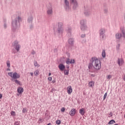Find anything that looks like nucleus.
I'll return each mask as SVG.
<instances>
[{"label": "nucleus", "mask_w": 125, "mask_h": 125, "mask_svg": "<svg viewBox=\"0 0 125 125\" xmlns=\"http://www.w3.org/2000/svg\"><path fill=\"white\" fill-rule=\"evenodd\" d=\"M92 67L95 70H100L101 69V62L96 57L91 58V62L89 63L88 69L91 70Z\"/></svg>", "instance_id": "1"}, {"label": "nucleus", "mask_w": 125, "mask_h": 125, "mask_svg": "<svg viewBox=\"0 0 125 125\" xmlns=\"http://www.w3.org/2000/svg\"><path fill=\"white\" fill-rule=\"evenodd\" d=\"M21 21H22V19L20 17H18L13 20L12 21V29L13 31H15L18 28V26L20 25Z\"/></svg>", "instance_id": "2"}, {"label": "nucleus", "mask_w": 125, "mask_h": 125, "mask_svg": "<svg viewBox=\"0 0 125 125\" xmlns=\"http://www.w3.org/2000/svg\"><path fill=\"white\" fill-rule=\"evenodd\" d=\"M63 23L62 22H58V27L56 28V32L58 35H61L63 33Z\"/></svg>", "instance_id": "3"}, {"label": "nucleus", "mask_w": 125, "mask_h": 125, "mask_svg": "<svg viewBox=\"0 0 125 125\" xmlns=\"http://www.w3.org/2000/svg\"><path fill=\"white\" fill-rule=\"evenodd\" d=\"M81 24V29L82 31H85L87 29V26H86V20L83 19L80 21Z\"/></svg>", "instance_id": "4"}, {"label": "nucleus", "mask_w": 125, "mask_h": 125, "mask_svg": "<svg viewBox=\"0 0 125 125\" xmlns=\"http://www.w3.org/2000/svg\"><path fill=\"white\" fill-rule=\"evenodd\" d=\"M8 76L12 78L13 80L14 79H19L20 78V74L17 73V72H14L12 74V72L8 73Z\"/></svg>", "instance_id": "5"}, {"label": "nucleus", "mask_w": 125, "mask_h": 125, "mask_svg": "<svg viewBox=\"0 0 125 125\" xmlns=\"http://www.w3.org/2000/svg\"><path fill=\"white\" fill-rule=\"evenodd\" d=\"M13 46L15 48L16 50H17V52L20 50V44L18 43V41H15L13 43Z\"/></svg>", "instance_id": "6"}, {"label": "nucleus", "mask_w": 125, "mask_h": 125, "mask_svg": "<svg viewBox=\"0 0 125 125\" xmlns=\"http://www.w3.org/2000/svg\"><path fill=\"white\" fill-rule=\"evenodd\" d=\"M13 46L15 48L16 50H17V52L20 50V44L18 43V41H15L13 43Z\"/></svg>", "instance_id": "7"}, {"label": "nucleus", "mask_w": 125, "mask_h": 125, "mask_svg": "<svg viewBox=\"0 0 125 125\" xmlns=\"http://www.w3.org/2000/svg\"><path fill=\"white\" fill-rule=\"evenodd\" d=\"M70 3L73 5V9H76L78 7V1H77V0H70Z\"/></svg>", "instance_id": "8"}, {"label": "nucleus", "mask_w": 125, "mask_h": 125, "mask_svg": "<svg viewBox=\"0 0 125 125\" xmlns=\"http://www.w3.org/2000/svg\"><path fill=\"white\" fill-rule=\"evenodd\" d=\"M53 11H52V5L49 4V7H48V10L47 11V14L48 15H52Z\"/></svg>", "instance_id": "9"}, {"label": "nucleus", "mask_w": 125, "mask_h": 125, "mask_svg": "<svg viewBox=\"0 0 125 125\" xmlns=\"http://www.w3.org/2000/svg\"><path fill=\"white\" fill-rule=\"evenodd\" d=\"M64 7L66 10L70 9V6H69V2L68 0H64Z\"/></svg>", "instance_id": "10"}, {"label": "nucleus", "mask_w": 125, "mask_h": 125, "mask_svg": "<svg viewBox=\"0 0 125 125\" xmlns=\"http://www.w3.org/2000/svg\"><path fill=\"white\" fill-rule=\"evenodd\" d=\"M76 109L75 108H72L69 112V115L73 117V116H75V115H76Z\"/></svg>", "instance_id": "11"}, {"label": "nucleus", "mask_w": 125, "mask_h": 125, "mask_svg": "<svg viewBox=\"0 0 125 125\" xmlns=\"http://www.w3.org/2000/svg\"><path fill=\"white\" fill-rule=\"evenodd\" d=\"M58 67L60 71H64V70H65V68H66L65 65L62 63L60 64L58 66Z\"/></svg>", "instance_id": "12"}, {"label": "nucleus", "mask_w": 125, "mask_h": 125, "mask_svg": "<svg viewBox=\"0 0 125 125\" xmlns=\"http://www.w3.org/2000/svg\"><path fill=\"white\" fill-rule=\"evenodd\" d=\"M84 13L85 16H88L90 15V11L87 8H85Z\"/></svg>", "instance_id": "13"}, {"label": "nucleus", "mask_w": 125, "mask_h": 125, "mask_svg": "<svg viewBox=\"0 0 125 125\" xmlns=\"http://www.w3.org/2000/svg\"><path fill=\"white\" fill-rule=\"evenodd\" d=\"M33 19H34V17H33V16H29L27 19L28 23H29V24H32V23H33Z\"/></svg>", "instance_id": "14"}, {"label": "nucleus", "mask_w": 125, "mask_h": 125, "mask_svg": "<svg viewBox=\"0 0 125 125\" xmlns=\"http://www.w3.org/2000/svg\"><path fill=\"white\" fill-rule=\"evenodd\" d=\"M115 36L117 42H120V40L122 38V34L117 33Z\"/></svg>", "instance_id": "15"}, {"label": "nucleus", "mask_w": 125, "mask_h": 125, "mask_svg": "<svg viewBox=\"0 0 125 125\" xmlns=\"http://www.w3.org/2000/svg\"><path fill=\"white\" fill-rule=\"evenodd\" d=\"M67 93L69 94H71L72 92H73V89L72 88V86H68L67 88Z\"/></svg>", "instance_id": "16"}, {"label": "nucleus", "mask_w": 125, "mask_h": 125, "mask_svg": "<svg viewBox=\"0 0 125 125\" xmlns=\"http://www.w3.org/2000/svg\"><path fill=\"white\" fill-rule=\"evenodd\" d=\"M72 31V29L70 27H69L67 29V36H68L69 37H71V35H72V33L71 32Z\"/></svg>", "instance_id": "17"}, {"label": "nucleus", "mask_w": 125, "mask_h": 125, "mask_svg": "<svg viewBox=\"0 0 125 125\" xmlns=\"http://www.w3.org/2000/svg\"><path fill=\"white\" fill-rule=\"evenodd\" d=\"M105 29L102 28L99 31L100 35H105Z\"/></svg>", "instance_id": "18"}, {"label": "nucleus", "mask_w": 125, "mask_h": 125, "mask_svg": "<svg viewBox=\"0 0 125 125\" xmlns=\"http://www.w3.org/2000/svg\"><path fill=\"white\" fill-rule=\"evenodd\" d=\"M24 91V89L21 87H19L18 88V92L20 94H22V93Z\"/></svg>", "instance_id": "19"}, {"label": "nucleus", "mask_w": 125, "mask_h": 125, "mask_svg": "<svg viewBox=\"0 0 125 125\" xmlns=\"http://www.w3.org/2000/svg\"><path fill=\"white\" fill-rule=\"evenodd\" d=\"M17 79H13V81L15 82L16 83H17V84H19L20 85H22V83H20V82L17 80Z\"/></svg>", "instance_id": "20"}, {"label": "nucleus", "mask_w": 125, "mask_h": 125, "mask_svg": "<svg viewBox=\"0 0 125 125\" xmlns=\"http://www.w3.org/2000/svg\"><path fill=\"white\" fill-rule=\"evenodd\" d=\"M88 85L90 87H93V86H94V82L93 81H91L88 83Z\"/></svg>", "instance_id": "21"}, {"label": "nucleus", "mask_w": 125, "mask_h": 125, "mask_svg": "<svg viewBox=\"0 0 125 125\" xmlns=\"http://www.w3.org/2000/svg\"><path fill=\"white\" fill-rule=\"evenodd\" d=\"M118 64L119 65H120L121 64L123 65V64H124V60L118 59Z\"/></svg>", "instance_id": "22"}, {"label": "nucleus", "mask_w": 125, "mask_h": 125, "mask_svg": "<svg viewBox=\"0 0 125 125\" xmlns=\"http://www.w3.org/2000/svg\"><path fill=\"white\" fill-rule=\"evenodd\" d=\"M68 42L69 44H73L74 43V39L70 38L68 40Z\"/></svg>", "instance_id": "23"}, {"label": "nucleus", "mask_w": 125, "mask_h": 125, "mask_svg": "<svg viewBox=\"0 0 125 125\" xmlns=\"http://www.w3.org/2000/svg\"><path fill=\"white\" fill-rule=\"evenodd\" d=\"M79 112L81 115H82L83 116V115H84V109L83 108L80 109Z\"/></svg>", "instance_id": "24"}, {"label": "nucleus", "mask_w": 125, "mask_h": 125, "mask_svg": "<svg viewBox=\"0 0 125 125\" xmlns=\"http://www.w3.org/2000/svg\"><path fill=\"white\" fill-rule=\"evenodd\" d=\"M64 74L65 76H68L69 75V69H64Z\"/></svg>", "instance_id": "25"}, {"label": "nucleus", "mask_w": 125, "mask_h": 125, "mask_svg": "<svg viewBox=\"0 0 125 125\" xmlns=\"http://www.w3.org/2000/svg\"><path fill=\"white\" fill-rule=\"evenodd\" d=\"M114 124H116V121L114 120H111L108 123V125H113Z\"/></svg>", "instance_id": "26"}, {"label": "nucleus", "mask_w": 125, "mask_h": 125, "mask_svg": "<svg viewBox=\"0 0 125 125\" xmlns=\"http://www.w3.org/2000/svg\"><path fill=\"white\" fill-rule=\"evenodd\" d=\"M102 56L103 58H105L106 57V53L105 52L104 50H103L102 53Z\"/></svg>", "instance_id": "27"}, {"label": "nucleus", "mask_w": 125, "mask_h": 125, "mask_svg": "<svg viewBox=\"0 0 125 125\" xmlns=\"http://www.w3.org/2000/svg\"><path fill=\"white\" fill-rule=\"evenodd\" d=\"M34 66L35 67H40V64H39V63H38V62H37V61H35L34 62Z\"/></svg>", "instance_id": "28"}, {"label": "nucleus", "mask_w": 125, "mask_h": 125, "mask_svg": "<svg viewBox=\"0 0 125 125\" xmlns=\"http://www.w3.org/2000/svg\"><path fill=\"white\" fill-rule=\"evenodd\" d=\"M7 67H8V68H10V62L9 61H7Z\"/></svg>", "instance_id": "29"}, {"label": "nucleus", "mask_w": 125, "mask_h": 125, "mask_svg": "<svg viewBox=\"0 0 125 125\" xmlns=\"http://www.w3.org/2000/svg\"><path fill=\"white\" fill-rule=\"evenodd\" d=\"M70 62H71V60H70V59H69V58H68L67 59V60L65 61V62H66V64H70Z\"/></svg>", "instance_id": "30"}, {"label": "nucleus", "mask_w": 125, "mask_h": 125, "mask_svg": "<svg viewBox=\"0 0 125 125\" xmlns=\"http://www.w3.org/2000/svg\"><path fill=\"white\" fill-rule=\"evenodd\" d=\"M6 21V20H4V29H6L7 26H6V22H5Z\"/></svg>", "instance_id": "31"}, {"label": "nucleus", "mask_w": 125, "mask_h": 125, "mask_svg": "<svg viewBox=\"0 0 125 125\" xmlns=\"http://www.w3.org/2000/svg\"><path fill=\"white\" fill-rule=\"evenodd\" d=\"M56 124L57 125H60V124H61V121L59 120H58L56 121Z\"/></svg>", "instance_id": "32"}, {"label": "nucleus", "mask_w": 125, "mask_h": 125, "mask_svg": "<svg viewBox=\"0 0 125 125\" xmlns=\"http://www.w3.org/2000/svg\"><path fill=\"white\" fill-rule=\"evenodd\" d=\"M104 12L105 14H107V13H108V9H104Z\"/></svg>", "instance_id": "33"}, {"label": "nucleus", "mask_w": 125, "mask_h": 125, "mask_svg": "<svg viewBox=\"0 0 125 125\" xmlns=\"http://www.w3.org/2000/svg\"><path fill=\"white\" fill-rule=\"evenodd\" d=\"M39 74V70H36L35 72H34V75L35 76H38V74Z\"/></svg>", "instance_id": "34"}, {"label": "nucleus", "mask_w": 125, "mask_h": 125, "mask_svg": "<svg viewBox=\"0 0 125 125\" xmlns=\"http://www.w3.org/2000/svg\"><path fill=\"white\" fill-rule=\"evenodd\" d=\"M70 64H75V60H71Z\"/></svg>", "instance_id": "35"}, {"label": "nucleus", "mask_w": 125, "mask_h": 125, "mask_svg": "<svg viewBox=\"0 0 125 125\" xmlns=\"http://www.w3.org/2000/svg\"><path fill=\"white\" fill-rule=\"evenodd\" d=\"M27 112V108H23L22 110V113H26Z\"/></svg>", "instance_id": "36"}, {"label": "nucleus", "mask_w": 125, "mask_h": 125, "mask_svg": "<svg viewBox=\"0 0 125 125\" xmlns=\"http://www.w3.org/2000/svg\"><path fill=\"white\" fill-rule=\"evenodd\" d=\"M100 37H102V40H104V38H105V34H103L102 35H100Z\"/></svg>", "instance_id": "37"}, {"label": "nucleus", "mask_w": 125, "mask_h": 125, "mask_svg": "<svg viewBox=\"0 0 125 125\" xmlns=\"http://www.w3.org/2000/svg\"><path fill=\"white\" fill-rule=\"evenodd\" d=\"M106 97H107V93H105L104 96V100H105V99H106Z\"/></svg>", "instance_id": "38"}, {"label": "nucleus", "mask_w": 125, "mask_h": 125, "mask_svg": "<svg viewBox=\"0 0 125 125\" xmlns=\"http://www.w3.org/2000/svg\"><path fill=\"white\" fill-rule=\"evenodd\" d=\"M112 78V76L110 75H108V76H107V79H108V80H110V79Z\"/></svg>", "instance_id": "39"}, {"label": "nucleus", "mask_w": 125, "mask_h": 125, "mask_svg": "<svg viewBox=\"0 0 125 125\" xmlns=\"http://www.w3.org/2000/svg\"><path fill=\"white\" fill-rule=\"evenodd\" d=\"M11 115L12 116H15V112H14V111H11Z\"/></svg>", "instance_id": "40"}, {"label": "nucleus", "mask_w": 125, "mask_h": 125, "mask_svg": "<svg viewBox=\"0 0 125 125\" xmlns=\"http://www.w3.org/2000/svg\"><path fill=\"white\" fill-rule=\"evenodd\" d=\"M61 112H65V108L62 107V109H61Z\"/></svg>", "instance_id": "41"}, {"label": "nucleus", "mask_w": 125, "mask_h": 125, "mask_svg": "<svg viewBox=\"0 0 125 125\" xmlns=\"http://www.w3.org/2000/svg\"><path fill=\"white\" fill-rule=\"evenodd\" d=\"M122 34H123V35L124 38H125V32L124 30H123V31H122Z\"/></svg>", "instance_id": "42"}, {"label": "nucleus", "mask_w": 125, "mask_h": 125, "mask_svg": "<svg viewBox=\"0 0 125 125\" xmlns=\"http://www.w3.org/2000/svg\"><path fill=\"white\" fill-rule=\"evenodd\" d=\"M120 46H121V45L120 44H118L117 45V49H120Z\"/></svg>", "instance_id": "43"}, {"label": "nucleus", "mask_w": 125, "mask_h": 125, "mask_svg": "<svg viewBox=\"0 0 125 125\" xmlns=\"http://www.w3.org/2000/svg\"><path fill=\"white\" fill-rule=\"evenodd\" d=\"M48 80L50 81V82H51V81H52V77H48Z\"/></svg>", "instance_id": "44"}, {"label": "nucleus", "mask_w": 125, "mask_h": 125, "mask_svg": "<svg viewBox=\"0 0 125 125\" xmlns=\"http://www.w3.org/2000/svg\"><path fill=\"white\" fill-rule=\"evenodd\" d=\"M31 53L34 55V54H36V51L33 50Z\"/></svg>", "instance_id": "45"}, {"label": "nucleus", "mask_w": 125, "mask_h": 125, "mask_svg": "<svg viewBox=\"0 0 125 125\" xmlns=\"http://www.w3.org/2000/svg\"><path fill=\"white\" fill-rule=\"evenodd\" d=\"M85 34H82L81 35V38H85Z\"/></svg>", "instance_id": "46"}, {"label": "nucleus", "mask_w": 125, "mask_h": 125, "mask_svg": "<svg viewBox=\"0 0 125 125\" xmlns=\"http://www.w3.org/2000/svg\"><path fill=\"white\" fill-rule=\"evenodd\" d=\"M66 70H69V65H66Z\"/></svg>", "instance_id": "47"}, {"label": "nucleus", "mask_w": 125, "mask_h": 125, "mask_svg": "<svg viewBox=\"0 0 125 125\" xmlns=\"http://www.w3.org/2000/svg\"><path fill=\"white\" fill-rule=\"evenodd\" d=\"M54 52H57V49L55 48L54 49Z\"/></svg>", "instance_id": "48"}, {"label": "nucleus", "mask_w": 125, "mask_h": 125, "mask_svg": "<svg viewBox=\"0 0 125 125\" xmlns=\"http://www.w3.org/2000/svg\"><path fill=\"white\" fill-rule=\"evenodd\" d=\"M1 98H2V95L0 94V99H1Z\"/></svg>", "instance_id": "49"}, {"label": "nucleus", "mask_w": 125, "mask_h": 125, "mask_svg": "<svg viewBox=\"0 0 125 125\" xmlns=\"http://www.w3.org/2000/svg\"><path fill=\"white\" fill-rule=\"evenodd\" d=\"M30 75H31V76H34V73L32 72H31Z\"/></svg>", "instance_id": "50"}, {"label": "nucleus", "mask_w": 125, "mask_h": 125, "mask_svg": "<svg viewBox=\"0 0 125 125\" xmlns=\"http://www.w3.org/2000/svg\"><path fill=\"white\" fill-rule=\"evenodd\" d=\"M109 115H111V117H112V115H113V113L110 112V113H109Z\"/></svg>", "instance_id": "51"}, {"label": "nucleus", "mask_w": 125, "mask_h": 125, "mask_svg": "<svg viewBox=\"0 0 125 125\" xmlns=\"http://www.w3.org/2000/svg\"><path fill=\"white\" fill-rule=\"evenodd\" d=\"M52 83H55V80H53L52 82Z\"/></svg>", "instance_id": "52"}, {"label": "nucleus", "mask_w": 125, "mask_h": 125, "mask_svg": "<svg viewBox=\"0 0 125 125\" xmlns=\"http://www.w3.org/2000/svg\"><path fill=\"white\" fill-rule=\"evenodd\" d=\"M48 76H51V73H49Z\"/></svg>", "instance_id": "53"}, {"label": "nucleus", "mask_w": 125, "mask_h": 125, "mask_svg": "<svg viewBox=\"0 0 125 125\" xmlns=\"http://www.w3.org/2000/svg\"><path fill=\"white\" fill-rule=\"evenodd\" d=\"M32 28H33V25H31L30 26V29Z\"/></svg>", "instance_id": "54"}, {"label": "nucleus", "mask_w": 125, "mask_h": 125, "mask_svg": "<svg viewBox=\"0 0 125 125\" xmlns=\"http://www.w3.org/2000/svg\"><path fill=\"white\" fill-rule=\"evenodd\" d=\"M8 71H10V68H7V69Z\"/></svg>", "instance_id": "55"}, {"label": "nucleus", "mask_w": 125, "mask_h": 125, "mask_svg": "<svg viewBox=\"0 0 125 125\" xmlns=\"http://www.w3.org/2000/svg\"><path fill=\"white\" fill-rule=\"evenodd\" d=\"M92 76H93V75H92Z\"/></svg>", "instance_id": "56"}, {"label": "nucleus", "mask_w": 125, "mask_h": 125, "mask_svg": "<svg viewBox=\"0 0 125 125\" xmlns=\"http://www.w3.org/2000/svg\"><path fill=\"white\" fill-rule=\"evenodd\" d=\"M92 76H93V75H92Z\"/></svg>", "instance_id": "57"}]
</instances>
